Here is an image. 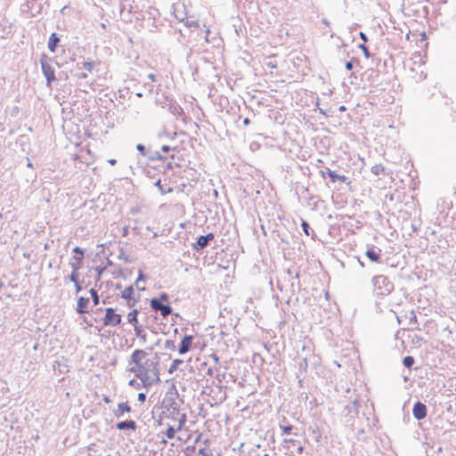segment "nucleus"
<instances>
[{
    "instance_id": "79ce46f5",
    "label": "nucleus",
    "mask_w": 456,
    "mask_h": 456,
    "mask_svg": "<svg viewBox=\"0 0 456 456\" xmlns=\"http://www.w3.org/2000/svg\"><path fill=\"white\" fill-rule=\"evenodd\" d=\"M139 338H140L143 342H145V341H146V334H141V336H139Z\"/></svg>"
},
{
    "instance_id": "4be33fe9",
    "label": "nucleus",
    "mask_w": 456,
    "mask_h": 456,
    "mask_svg": "<svg viewBox=\"0 0 456 456\" xmlns=\"http://www.w3.org/2000/svg\"><path fill=\"white\" fill-rule=\"evenodd\" d=\"M175 434V429L173 427H169L167 428V430L166 431V436L169 439L174 438Z\"/></svg>"
},
{
    "instance_id": "a211bd4d",
    "label": "nucleus",
    "mask_w": 456,
    "mask_h": 456,
    "mask_svg": "<svg viewBox=\"0 0 456 456\" xmlns=\"http://www.w3.org/2000/svg\"><path fill=\"white\" fill-rule=\"evenodd\" d=\"M145 281V276L142 274V272L139 273V276L135 281V286L137 287V289L139 290H144V287L142 285V281Z\"/></svg>"
},
{
    "instance_id": "20e7f679",
    "label": "nucleus",
    "mask_w": 456,
    "mask_h": 456,
    "mask_svg": "<svg viewBox=\"0 0 456 456\" xmlns=\"http://www.w3.org/2000/svg\"><path fill=\"white\" fill-rule=\"evenodd\" d=\"M121 322V315L115 313L113 308H107L106 314L103 318V324L105 326H117Z\"/></svg>"
},
{
    "instance_id": "8fccbe9b",
    "label": "nucleus",
    "mask_w": 456,
    "mask_h": 456,
    "mask_svg": "<svg viewBox=\"0 0 456 456\" xmlns=\"http://www.w3.org/2000/svg\"><path fill=\"white\" fill-rule=\"evenodd\" d=\"M103 400H104V402H106V403H109V402H110V399H109L107 396H106V397H104V399H103Z\"/></svg>"
},
{
    "instance_id": "412c9836",
    "label": "nucleus",
    "mask_w": 456,
    "mask_h": 456,
    "mask_svg": "<svg viewBox=\"0 0 456 456\" xmlns=\"http://www.w3.org/2000/svg\"><path fill=\"white\" fill-rule=\"evenodd\" d=\"M53 370L55 371L57 368L59 369L60 372H64L66 370L67 366L61 364L59 362H55L53 365Z\"/></svg>"
},
{
    "instance_id": "72a5a7b5",
    "label": "nucleus",
    "mask_w": 456,
    "mask_h": 456,
    "mask_svg": "<svg viewBox=\"0 0 456 456\" xmlns=\"http://www.w3.org/2000/svg\"><path fill=\"white\" fill-rule=\"evenodd\" d=\"M346 69L347 70H351V69H353V63H352L351 61H347V62L346 63Z\"/></svg>"
},
{
    "instance_id": "393cba45",
    "label": "nucleus",
    "mask_w": 456,
    "mask_h": 456,
    "mask_svg": "<svg viewBox=\"0 0 456 456\" xmlns=\"http://www.w3.org/2000/svg\"><path fill=\"white\" fill-rule=\"evenodd\" d=\"M281 428L282 429V435H289L290 434L293 428L292 426H284L281 427Z\"/></svg>"
},
{
    "instance_id": "1a4fd4ad",
    "label": "nucleus",
    "mask_w": 456,
    "mask_h": 456,
    "mask_svg": "<svg viewBox=\"0 0 456 456\" xmlns=\"http://www.w3.org/2000/svg\"><path fill=\"white\" fill-rule=\"evenodd\" d=\"M89 305V298L80 297L77 299V312L79 314H84L87 312V308Z\"/></svg>"
},
{
    "instance_id": "dca6fc26",
    "label": "nucleus",
    "mask_w": 456,
    "mask_h": 456,
    "mask_svg": "<svg viewBox=\"0 0 456 456\" xmlns=\"http://www.w3.org/2000/svg\"><path fill=\"white\" fill-rule=\"evenodd\" d=\"M183 362L181 359H175L171 366L169 367L168 373L172 374L173 372H175L177 370L178 366Z\"/></svg>"
},
{
    "instance_id": "de8ad7c7",
    "label": "nucleus",
    "mask_w": 456,
    "mask_h": 456,
    "mask_svg": "<svg viewBox=\"0 0 456 456\" xmlns=\"http://www.w3.org/2000/svg\"><path fill=\"white\" fill-rule=\"evenodd\" d=\"M284 442H285V443H288V442L292 443V442H293V440H292V439H285V440H284Z\"/></svg>"
},
{
    "instance_id": "f3484780",
    "label": "nucleus",
    "mask_w": 456,
    "mask_h": 456,
    "mask_svg": "<svg viewBox=\"0 0 456 456\" xmlns=\"http://www.w3.org/2000/svg\"><path fill=\"white\" fill-rule=\"evenodd\" d=\"M134 292L133 287H127L126 288L121 294V297L125 299L129 300L132 297V294Z\"/></svg>"
},
{
    "instance_id": "b1692460",
    "label": "nucleus",
    "mask_w": 456,
    "mask_h": 456,
    "mask_svg": "<svg viewBox=\"0 0 456 456\" xmlns=\"http://www.w3.org/2000/svg\"><path fill=\"white\" fill-rule=\"evenodd\" d=\"M73 252L76 254H79L80 256H83V254H84L83 250L79 247L74 248ZM75 258L79 263L81 261L82 256L77 257V258L75 257Z\"/></svg>"
},
{
    "instance_id": "6e6552de",
    "label": "nucleus",
    "mask_w": 456,
    "mask_h": 456,
    "mask_svg": "<svg viewBox=\"0 0 456 456\" xmlns=\"http://www.w3.org/2000/svg\"><path fill=\"white\" fill-rule=\"evenodd\" d=\"M213 239H214L213 233H208L205 236H200L198 239L197 244L194 246V248L198 251L203 249L204 248H206L208 246L209 241L212 240Z\"/></svg>"
},
{
    "instance_id": "4468645a",
    "label": "nucleus",
    "mask_w": 456,
    "mask_h": 456,
    "mask_svg": "<svg viewBox=\"0 0 456 456\" xmlns=\"http://www.w3.org/2000/svg\"><path fill=\"white\" fill-rule=\"evenodd\" d=\"M327 174L330 177L332 182L339 181V182L344 183L346 179L345 175H338L334 171H332L329 168L327 169Z\"/></svg>"
},
{
    "instance_id": "ddd939ff",
    "label": "nucleus",
    "mask_w": 456,
    "mask_h": 456,
    "mask_svg": "<svg viewBox=\"0 0 456 456\" xmlns=\"http://www.w3.org/2000/svg\"><path fill=\"white\" fill-rule=\"evenodd\" d=\"M60 42V38L57 37L55 33H53L50 36L49 41H48V49L52 52H55V48L57 44Z\"/></svg>"
},
{
    "instance_id": "4d7b16f0",
    "label": "nucleus",
    "mask_w": 456,
    "mask_h": 456,
    "mask_svg": "<svg viewBox=\"0 0 456 456\" xmlns=\"http://www.w3.org/2000/svg\"><path fill=\"white\" fill-rule=\"evenodd\" d=\"M264 456H268V454H267V453H265Z\"/></svg>"
},
{
    "instance_id": "a878e982",
    "label": "nucleus",
    "mask_w": 456,
    "mask_h": 456,
    "mask_svg": "<svg viewBox=\"0 0 456 456\" xmlns=\"http://www.w3.org/2000/svg\"><path fill=\"white\" fill-rule=\"evenodd\" d=\"M175 347V344L172 340H167L165 342V348L174 350Z\"/></svg>"
},
{
    "instance_id": "3c124183",
    "label": "nucleus",
    "mask_w": 456,
    "mask_h": 456,
    "mask_svg": "<svg viewBox=\"0 0 456 456\" xmlns=\"http://www.w3.org/2000/svg\"><path fill=\"white\" fill-rule=\"evenodd\" d=\"M27 166L31 167H32V163L30 161H28Z\"/></svg>"
},
{
    "instance_id": "c9c22d12",
    "label": "nucleus",
    "mask_w": 456,
    "mask_h": 456,
    "mask_svg": "<svg viewBox=\"0 0 456 456\" xmlns=\"http://www.w3.org/2000/svg\"><path fill=\"white\" fill-rule=\"evenodd\" d=\"M161 151L163 152H168L170 151V147L167 146V145H163L162 148H161Z\"/></svg>"
},
{
    "instance_id": "cd10ccee",
    "label": "nucleus",
    "mask_w": 456,
    "mask_h": 456,
    "mask_svg": "<svg viewBox=\"0 0 456 456\" xmlns=\"http://www.w3.org/2000/svg\"><path fill=\"white\" fill-rule=\"evenodd\" d=\"M359 47L362 50L365 57L369 58L370 57V53L368 51V48L364 45H360Z\"/></svg>"
},
{
    "instance_id": "f8f14e48",
    "label": "nucleus",
    "mask_w": 456,
    "mask_h": 456,
    "mask_svg": "<svg viewBox=\"0 0 456 456\" xmlns=\"http://www.w3.org/2000/svg\"><path fill=\"white\" fill-rule=\"evenodd\" d=\"M381 250L378 248L377 250L374 248L368 249L365 253L366 256L372 262H378L380 258Z\"/></svg>"
},
{
    "instance_id": "2eb2a0df",
    "label": "nucleus",
    "mask_w": 456,
    "mask_h": 456,
    "mask_svg": "<svg viewBox=\"0 0 456 456\" xmlns=\"http://www.w3.org/2000/svg\"><path fill=\"white\" fill-rule=\"evenodd\" d=\"M137 314H138V311L134 310V311L130 312L127 315V321L133 326H135V324H138Z\"/></svg>"
},
{
    "instance_id": "423d86ee",
    "label": "nucleus",
    "mask_w": 456,
    "mask_h": 456,
    "mask_svg": "<svg viewBox=\"0 0 456 456\" xmlns=\"http://www.w3.org/2000/svg\"><path fill=\"white\" fill-rule=\"evenodd\" d=\"M413 416L416 419H423L427 416V407L420 402L414 404L412 410Z\"/></svg>"
},
{
    "instance_id": "7c9ffc66",
    "label": "nucleus",
    "mask_w": 456,
    "mask_h": 456,
    "mask_svg": "<svg viewBox=\"0 0 456 456\" xmlns=\"http://www.w3.org/2000/svg\"><path fill=\"white\" fill-rule=\"evenodd\" d=\"M146 399V395L144 393H140L138 395V401L141 402V403H143Z\"/></svg>"
},
{
    "instance_id": "aec40b11",
    "label": "nucleus",
    "mask_w": 456,
    "mask_h": 456,
    "mask_svg": "<svg viewBox=\"0 0 456 456\" xmlns=\"http://www.w3.org/2000/svg\"><path fill=\"white\" fill-rule=\"evenodd\" d=\"M90 294L92 296V299L94 305H97L99 304V296L97 294V291L94 289H90Z\"/></svg>"
},
{
    "instance_id": "6e6d98bb",
    "label": "nucleus",
    "mask_w": 456,
    "mask_h": 456,
    "mask_svg": "<svg viewBox=\"0 0 456 456\" xmlns=\"http://www.w3.org/2000/svg\"><path fill=\"white\" fill-rule=\"evenodd\" d=\"M323 23L328 24V21L326 20H323Z\"/></svg>"
},
{
    "instance_id": "58836bf2",
    "label": "nucleus",
    "mask_w": 456,
    "mask_h": 456,
    "mask_svg": "<svg viewBox=\"0 0 456 456\" xmlns=\"http://www.w3.org/2000/svg\"><path fill=\"white\" fill-rule=\"evenodd\" d=\"M76 285V291L79 292L81 290V286L78 284V282L75 283Z\"/></svg>"
},
{
    "instance_id": "864d4df0",
    "label": "nucleus",
    "mask_w": 456,
    "mask_h": 456,
    "mask_svg": "<svg viewBox=\"0 0 456 456\" xmlns=\"http://www.w3.org/2000/svg\"><path fill=\"white\" fill-rule=\"evenodd\" d=\"M34 349H35V350H37V344H36V345L34 346Z\"/></svg>"
},
{
    "instance_id": "49530a36",
    "label": "nucleus",
    "mask_w": 456,
    "mask_h": 456,
    "mask_svg": "<svg viewBox=\"0 0 456 456\" xmlns=\"http://www.w3.org/2000/svg\"><path fill=\"white\" fill-rule=\"evenodd\" d=\"M339 110H340V111H344V110H346V107H345V106H341V107L339 108Z\"/></svg>"
},
{
    "instance_id": "5701e85b",
    "label": "nucleus",
    "mask_w": 456,
    "mask_h": 456,
    "mask_svg": "<svg viewBox=\"0 0 456 456\" xmlns=\"http://www.w3.org/2000/svg\"><path fill=\"white\" fill-rule=\"evenodd\" d=\"M77 267H74V270L73 272L71 273V274L69 275V280L74 282V283H77Z\"/></svg>"
},
{
    "instance_id": "37998d69",
    "label": "nucleus",
    "mask_w": 456,
    "mask_h": 456,
    "mask_svg": "<svg viewBox=\"0 0 456 456\" xmlns=\"http://www.w3.org/2000/svg\"><path fill=\"white\" fill-rule=\"evenodd\" d=\"M108 162L110 164V165H115L116 164V159H110L108 160Z\"/></svg>"
},
{
    "instance_id": "5fc2aeb1",
    "label": "nucleus",
    "mask_w": 456,
    "mask_h": 456,
    "mask_svg": "<svg viewBox=\"0 0 456 456\" xmlns=\"http://www.w3.org/2000/svg\"><path fill=\"white\" fill-rule=\"evenodd\" d=\"M183 420H182V421L180 422L179 429L182 428V423H183Z\"/></svg>"
},
{
    "instance_id": "9b49d317",
    "label": "nucleus",
    "mask_w": 456,
    "mask_h": 456,
    "mask_svg": "<svg viewBox=\"0 0 456 456\" xmlns=\"http://www.w3.org/2000/svg\"><path fill=\"white\" fill-rule=\"evenodd\" d=\"M117 428L119 430H124V429L134 430L136 428V423L134 420L121 421L117 424Z\"/></svg>"
},
{
    "instance_id": "7ed1b4c3",
    "label": "nucleus",
    "mask_w": 456,
    "mask_h": 456,
    "mask_svg": "<svg viewBox=\"0 0 456 456\" xmlns=\"http://www.w3.org/2000/svg\"><path fill=\"white\" fill-rule=\"evenodd\" d=\"M51 60L46 57H42L40 60L42 71L46 78L47 86H50L52 81L55 80V70L54 68L51 65Z\"/></svg>"
},
{
    "instance_id": "0eeeda50",
    "label": "nucleus",
    "mask_w": 456,
    "mask_h": 456,
    "mask_svg": "<svg viewBox=\"0 0 456 456\" xmlns=\"http://www.w3.org/2000/svg\"><path fill=\"white\" fill-rule=\"evenodd\" d=\"M192 339H193V337L191 335H187L182 339L180 346H179V354H184L190 351L191 343H192Z\"/></svg>"
},
{
    "instance_id": "9d476101",
    "label": "nucleus",
    "mask_w": 456,
    "mask_h": 456,
    "mask_svg": "<svg viewBox=\"0 0 456 456\" xmlns=\"http://www.w3.org/2000/svg\"><path fill=\"white\" fill-rule=\"evenodd\" d=\"M131 407L126 403H118V409L114 411L116 417L120 418L125 412H130Z\"/></svg>"
},
{
    "instance_id": "bb28decb",
    "label": "nucleus",
    "mask_w": 456,
    "mask_h": 456,
    "mask_svg": "<svg viewBox=\"0 0 456 456\" xmlns=\"http://www.w3.org/2000/svg\"><path fill=\"white\" fill-rule=\"evenodd\" d=\"M302 228H303V231L306 234V235H309V224L305 222V221H303L302 222Z\"/></svg>"
},
{
    "instance_id": "e433bc0d",
    "label": "nucleus",
    "mask_w": 456,
    "mask_h": 456,
    "mask_svg": "<svg viewBox=\"0 0 456 456\" xmlns=\"http://www.w3.org/2000/svg\"><path fill=\"white\" fill-rule=\"evenodd\" d=\"M148 77L151 80V81H155L156 80V76L154 74H149L148 75Z\"/></svg>"
},
{
    "instance_id": "4c0bfd02",
    "label": "nucleus",
    "mask_w": 456,
    "mask_h": 456,
    "mask_svg": "<svg viewBox=\"0 0 456 456\" xmlns=\"http://www.w3.org/2000/svg\"><path fill=\"white\" fill-rule=\"evenodd\" d=\"M129 385L132 387H134L135 385H139L134 379H131L129 381Z\"/></svg>"
},
{
    "instance_id": "473e14b6",
    "label": "nucleus",
    "mask_w": 456,
    "mask_h": 456,
    "mask_svg": "<svg viewBox=\"0 0 456 456\" xmlns=\"http://www.w3.org/2000/svg\"><path fill=\"white\" fill-rule=\"evenodd\" d=\"M84 66H85V68H86L87 70H89V71H91V70H92V69H93V64H92L91 62H85V63H84Z\"/></svg>"
},
{
    "instance_id": "a19ab883",
    "label": "nucleus",
    "mask_w": 456,
    "mask_h": 456,
    "mask_svg": "<svg viewBox=\"0 0 456 456\" xmlns=\"http://www.w3.org/2000/svg\"><path fill=\"white\" fill-rule=\"evenodd\" d=\"M297 451L298 453H302L303 451H304V447L302 445H300V446L297 447Z\"/></svg>"
},
{
    "instance_id": "2f4dec72",
    "label": "nucleus",
    "mask_w": 456,
    "mask_h": 456,
    "mask_svg": "<svg viewBox=\"0 0 456 456\" xmlns=\"http://www.w3.org/2000/svg\"><path fill=\"white\" fill-rule=\"evenodd\" d=\"M134 328L136 336L137 337L141 336V334H142L141 328L137 324H135V326H134Z\"/></svg>"
},
{
    "instance_id": "09e8293b",
    "label": "nucleus",
    "mask_w": 456,
    "mask_h": 456,
    "mask_svg": "<svg viewBox=\"0 0 456 456\" xmlns=\"http://www.w3.org/2000/svg\"><path fill=\"white\" fill-rule=\"evenodd\" d=\"M79 77H86V73H82Z\"/></svg>"
},
{
    "instance_id": "39448f33",
    "label": "nucleus",
    "mask_w": 456,
    "mask_h": 456,
    "mask_svg": "<svg viewBox=\"0 0 456 456\" xmlns=\"http://www.w3.org/2000/svg\"><path fill=\"white\" fill-rule=\"evenodd\" d=\"M150 305L153 310L159 311L163 317L168 316L172 312V308L169 305H164L158 298H152Z\"/></svg>"
},
{
    "instance_id": "c756f323",
    "label": "nucleus",
    "mask_w": 456,
    "mask_h": 456,
    "mask_svg": "<svg viewBox=\"0 0 456 456\" xmlns=\"http://www.w3.org/2000/svg\"><path fill=\"white\" fill-rule=\"evenodd\" d=\"M159 299L160 300V302H167L168 296L166 293H161Z\"/></svg>"
},
{
    "instance_id": "f704fd0d",
    "label": "nucleus",
    "mask_w": 456,
    "mask_h": 456,
    "mask_svg": "<svg viewBox=\"0 0 456 456\" xmlns=\"http://www.w3.org/2000/svg\"><path fill=\"white\" fill-rule=\"evenodd\" d=\"M360 37L363 42H367V36L363 32H360Z\"/></svg>"
},
{
    "instance_id": "c03bdc74",
    "label": "nucleus",
    "mask_w": 456,
    "mask_h": 456,
    "mask_svg": "<svg viewBox=\"0 0 456 456\" xmlns=\"http://www.w3.org/2000/svg\"><path fill=\"white\" fill-rule=\"evenodd\" d=\"M267 65L271 68H276L275 64H273L271 61L267 63Z\"/></svg>"
},
{
    "instance_id": "603ef678",
    "label": "nucleus",
    "mask_w": 456,
    "mask_h": 456,
    "mask_svg": "<svg viewBox=\"0 0 456 456\" xmlns=\"http://www.w3.org/2000/svg\"><path fill=\"white\" fill-rule=\"evenodd\" d=\"M156 185H157V186H159V187L160 186V180H159V181L156 183Z\"/></svg>"
},
{
    "instance_id": "f257e3e1",
    "label": "nucleus",
    "mask_w": 456,
    "mask_h": 456,
    "mask_svg": "<svg viewBox=\"0 0 456 456\" xmlns=\"http://www.w3.org/2000/svg\"><path fill=\"white\" fill-rule=\"evenodd\" d=\"M147 353L141 349H136L131 354V363L134 366L130 368V371L142 381L144 387H151L159 383V359L156 355L151 359H145Z\"/></svg>"
},
{
    "instance_id": "a18cd8bd",
    "label": "nucleus",
    "mask_w": 456,
    "mask_h": 456,
    "mask_svg": "<svg viewBox=\"0 0 456 456\" xmlns=\"http://www.w3.org/2000/svg\"><path fill=\"white\" fill-rule=\"evenodd\" d=\"M378 169H379V167H373V170H372V171H373L375 174H378Z\"/></svg>"
},
{
    "instance_id": "ea45409f",
    "label": "nucleus",
    "mask_w": 456,
    "mask_h": 456,
    "mask_svg": "<svg viewBox=\"0 0 456 456\" xmlns=\"http://www.w3.org/2000/svg\"><path fill=\"white\" fill-rule=\"evenodd\" d=\"M249 123H250L249 118H244V120H243V124H244L245 126H248Z\"/></svg>"
},
{
    "instance_id": "f03ea898",
    "label": "nucleus",
    "mask_w": 456,
    "mask_h": 456,
    "mask_svg": "<svg viewBox=\"0 0 456 456\" xmlns=\"http://www.w3.org/2000/svg\"><path fill=\"white\" fill-rule=\"evenodd\" d=\"M374 291L378 295L385 296L391 293L394 284L384 275H377L372 279Z\"/></svg>"
},
{
    "instance_id": "c85d7f7f",
    "label": "nucleus",
    "mask_w": 456,
    "mask_h": 456,
    "mask_svg": "<svg viewBox=\"0 0 456 456\" xmlns=\"http://www.w3.org/2000/svg\"><path fill=\"white\" fill-rule=\"evenodd\" d=\"M136 149L142 153V156L145 155V147L142 144H137Z\"/></svg>"
},
{
    "instance_id": "6ab92c4d",
    "label": "nucleus",
    "mask_w": 456,
    "mask_h": 456,
    "mask_svg": "<svg viewBox=\"0 0 456 456\" xmlns=\"http://www.w3.org/2000/svg\"><path fill=\"white\" fill-rule=\"evenodd\" d=\"M403 363L406 368H411L414 363V358L412 356H405Z\"/></svg>"
}]
</instances>
